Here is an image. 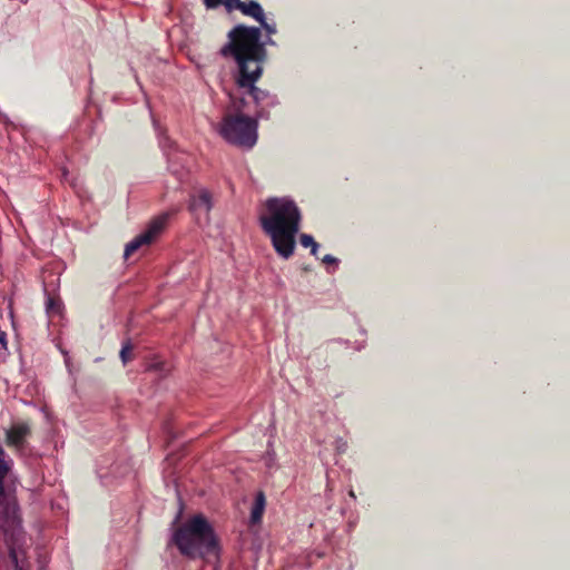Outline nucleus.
<instances>
[{"label": "nucleus", "instance_id": "nucleus-1", "mask_svg": "<svg viewBox=\"0 0 570 570\" xmlns=\"http://www.w3.org/2000/svg\"><path fill=\"white\" fill-rule=\"evenodd\" d=\"M265 214L259 217L262 229L272 240L275 252L288 259L295 249L299 230L301 210L289 197H271L265 203Z\"/></svg>", "mask_w": 570, "mask_h": 570}, {"label": "nucleus", "instance_id": "nucleus-2", "mask_svg": "<svg viewBox=\"0 0 570 570\" xmlns=\"http://www.w3.org/2000/svg\"><path fill=\"white\" fill-rule=\"evenodd\" d=\"M271 36L262 40L259 27H247L237 24L228 32V42L225 43L219 53L224 58H233L237 68L263 67L266 60V46H275Z\"/></svg>", "mask_w": 570, "mask_h": 570}, {"label": "nucleus", "instance_id": "nucleus-3", "mask_svg": "<svg viewBox=\"0 0 570 570\" xmlns=\"http://www.w3.org/2000/svg\"><path fill=\"white\" fill-rule=\"evenodd\" d=\"M170 542L189 559L218 558L220 548L212 524L202 514H196L178 527Z\"/></svg>", "mask_w": 570, "mask_h": 570}, {"label": "nucleus", "instance_id": "nucleus-4", "mask_svg": "<svg viewBox=\"0 0 570 570\" xmlns=\"http://www.w3.org/2000/svg\"><path fill=\"white\" fill-rule=\"evenodd\" d=\"M229 99L232 112H227L223 116L216 130L229 145L247 150L252 149L258 138V121L254 117L244 115L248 106L244 97L235 98L229 95Z\"/></svg>", "mask_w": 570, "mask_h": 570}, {"label": "nucleus", "instance_id": "nucleus-5", "mask_svg": "<svg viewBox=\"0 0 570 570\" xmlns=\"http://www.w3.org/2000/svg\"><path fill=\"white\" fill-rule=\"evenodd\" d=\"M263 67L256 68H237L235 73V82L239 89L246 90V94L252 98L255 105L254 118L265 119L268 118V109L277 105L276 96L267 90L256 87L257 80L262 77Z\"/></svg>", "mask_w": 570, "mask_h": 570}, {"label": "nucleus", "instance_id": "nucleus-6", "mask_svg": "<svg viewBox=\"0 0 570 570\" xmlns=\"http://www.w3.org/2000/svg\"><path fill=\"white\" fill-rule=\"evenodd\" d=\"M159 147L161 148L168 164V170L181 183L187 176L186 156L178 149L176 144L166 135L165 130L154 119Z\"/></svg>", "mask_w": 570, "mask_h": 570}, {"label": "nucleus", "instance_id": "nucleus-7", "mask_svg": "<svg viewBox=\"0 0 570 570\" xmlns=\"http://www.w3.org/2000/svg\"><path fill=\"white\" fill-rule=\"evenodd\" d=\"M168 218L169 214L167 213L154 218L146 230L137 235L126 245L124 256L127 258L141 246L151 244L165 228Z\"/></svg>", "mask_w": 570, "mask_h": 570}, {"label": "nucleus", "instance_id": "nucleus-8", "mask_svg": "<svg viewBox=\"0 0 570 570\" xmlns=\"http://www.w3.org/2000/svg\"><path fill=\"white\" fill-rule=\"evenodd\" d=\"M213 206V195L205 187L196 188L189 195L188 209L197 218L204 216V218L207 220Z\"/></svg>", "mask_w": 570, "mask_h": 570}, {"label": "nucleus", "instance_id": "nucleus-9", "mask_svg": "<svg viewBox=\"0 0 570 570\" xmlns=\"http://www.w3.org/2000/svg\"><path fill=\"white\" fill-rule=\"evenodd\" d=\"M30 433V429L26 423L14 424L7 432V443L8 445L16 446L17 449H21L24 444V440L27 435Z\"/></svg>", "mask_w": 570, "mask_h": 570}, {"label": "nucleus", "instance_id": "nucleus-10", "mask_svg": "<svg viewBox=\"0 0 570 570\" xmlns=\"http://www.w3.org/2000/svg\"><path fill=\"white\" fill-rule=\"evenodd\" d=\"M236 9L240 10L243 14L252 17L257 22H263V18L265 17L262 6L256 0L242 2Z\"/></svg>", "mask_w": 570, "mask_h": 570}, {"label": "nucleus", "instance_id": "nucleus-11", "mask_svg": "<svg viewBox=\"0 0 570 570\" xmlns=\"http://www.w3.org/2000/svg\"><path fill=\"white\" fill-rule=\"evenodd\" d=\"M266 505V499L264 492L259 491L255 495V501L250 512V522L258 523L262 520Z\"/></svg>", "mask_w": 570, "mask_h": 570}, {"label": "nucleus", "instance_id": "nucleus-12", "mask_svg": "<svg viewBox=\"0 0 570 570\" xmlns=\"http://www.w3.org/2000/svg\"><path fill=\"white\" fill-rule=\"evenodd\" d=\"M13 468V460L10 455L4 451L2 446H0V483L6 481L10 472Z\"/></svg>", "mask_w": 570, "mask_h": 570}, {"label": "nucleus", "instance_id": "nucleus-13", "mask_svg": "<svg viewBox=\"0 0 570 570\" xmlns=\"http://www.w3.org/2000/svg\"><path fill=\"white\" fill-rule=\"evenodd\" d=\"M46 311L47 314L52 317L56 315H60L62 311V303L59 298H55L52 296H48L46 301Z\"/></svg>", "mask_w": 570, "mask_h": 570}, {"label": "nucleus", "instance_id": "nucleus-14", "mask_svg": "<svg viewBox=\"0 0 570 570\" xmlns=\"http://www.w3.org/2000/svg\"><path fill=\"white\" fill-rule=\"evenodd\" d=\"M299 243L303 247H309L311 248V254L313 256H317V252H318V248H320V245L318 243L315 242V239L313 238L312 235L309 234H302L301 237H299Z\"/></svg>", "mask_w": 570, "mask_h": 570}, {"label": "nucleus", "instance_id": "nucleus-15", "mask_svg": "<svg viewBox=\"0 0 570 570\" xmlns=\"http://www.w3.org/2000/svg\"><path fill=\"white\" fill-rule=\"evenodd\" d=\"M261 29H264L267 36H273L277 32L276 22L272 20H267L266 16L263 18V22H259Z\"/></svg>", "mask_w": 570, "mask_h": 570}, {"label": "nucleus", "instance_id": "nucleus-16", "mask_svg": "<svg viewBox=\"0 0 570 570\" xmlns=\"http://www.w3.org/2000/svg\"><path fill=\"white\" fill-rule=\"evenodd\" d=\"M131 351H132V346H131L130 342H126L122 344V347L120 350V358H121V362L124 365H126L130 361Z\"/></svg>", "mask_w": 570, "mask_h": 570}, {"label": "nucleus", "instance_id": "nucleus-17", "mask_svg": "<svg viewBox=\"0 0 570 570\" xmlns=\"http://www.w3.org/2000/svg\"><path fill=\"white\" fill-rule=\"evenodd\" d=\"M264 464L268 470L276 468V454L274 451H267L266 455L264 456Z\"/></svg>", "mask_w": 570, "mask_h": 570}, {"label": "nucleus", "instance_id": "nucleus-18", "mask_svg": "<svg viewBox=\"0 0 570 570\" xmlns=\"http://www.w3.org/2000/svg\"><path fill=\"white\" fill-rule=\"evenodd\" d=\"M322 262L326 265H333L334 266V269L337 268L338 266V258L334 257L333 255L331 254H327L325 255L323 258H322Z\"/></svg>", "mask_w": 570, "mask_h": 570}, {"label": "nucleus", "instance_id": "nucleus-19", "mask_svg": "<svg viewBox=\"0 0 570 570\" xmlns=\"http://www.w3.org/2000/svg\"><path fill=\"white\" fill-rule=\"evenodd\" d=\"M335 449L338 453H344L347 450V442L343 439H337L335 441Z\"/></svg>", "mask_w": 570, "mask_h": 570}, {"label": "nucleus", "instance_id": "nucleus-20", "mask_svg": "<svg viewBox=\"0 0 570 570\" xmlns=\"http://www.w3.org/2000/svg\"><path fill=\"white\" fill-rule=\"evenodd\" d=\"M203 2L207 9H216L224 3V0H203Z\"/></svg>", "mask_w": 570, "mask_h": 570}, {"label": "nucleus", "instance_id": "nucleus-21", "mask_svg": "<svg viewBox=\"0 0 570 570\" xmlns=\"http://www.w3.org/2000/svg\"><path fill=\"white\" fill-rule=\"evenodd\" d=\"M242 2L243 1H240V0H224V4L228 11L236 9L239 6V3H242Z\"/></svg>", "mask_w": 570, "mask_h": 570}, {"label": "nucleus", "instance_id": "nucleus-22", "mask_svg": "<svg viewBox=\"0 0 570 570\" xmlns=\"http://www.w3.org/2000/svg\"><path fill=\"white\" fill-rule=\"evenodd\" d=\"M6 498V481L0 483V504L3 502Z\"/></svg>", "mask_w": 570, "mask_h": 570}, {"label": "nucleus", "instance_id": "nucleus-23", "mask_svg": "<svg viewBox=\"0 0 570 570\" xmlns=\"http://www.w3.org/2000/svg\"><path fill=\"white\" fill-rule=\"evenodd\" d=\"M0 344L2 345V347L7 346V335L4 332H0Z\"/></svg>", "mask_w": 570, "mask_h": 570}, {"label": "nucleus", "instance_id": "nucleus-24", "mask_svg": "<svg viewBox=\"0 0 570 570\" xmlns=\"http://www.w3.org/2000/svg\"><path fill=\"white\" fill-rule=\"evenodd\" d=\"M348 495H350V498H352L353 500H355V499H356V495H355V493H354V491H353V490H350V491H348Z\"/></svg>", "mask_w": 570, "mask_h": 570}, {"label": "nucleus", "instance_id": "nucleus-25", "mask_svg": "<svg viewBox=\"0 0 570 570\" xmlns=\"http://www.w3.org/2000/svg\"><path fill=\"white\" fill-rule=\"evenodd\" d=\"M11 557H12V559H13L14 561H17V556H16V553H14V552H11Z\"/></svg>", "mask_w": 570, "mask_h": 570}]
</instances>
